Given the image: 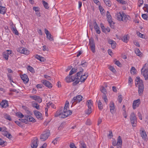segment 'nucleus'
I'll return each mask as SVG.
<instances>
[{"label":"nucleus","instance_id":"14","mask_svg":"<svg viewBox=\"0 0 148 148\" xmlns=\"http://www.w3.org/2000/svg\"><path fill=\"white\" fill-rule=\"evenodd\" d=\"M140 100L139 99L134 100L133 103V108L134 109H135L138 107L140 104Z\"/></svg>","mask_w":148,"mask_h":148},{"label":"nucleus","instance_id":"53","mask_svg":"<svg viewBox=\"0 0 148 148\" xmlns=\"http://www.w3.org/2000/svg\"><path fill=\"white\" fill-rule=\"evenodd\" d=\"M36 101L40 103L42 101V99L39 97L38 96L37 99H36Z\"/></svg>","mask_w":148,"mask_h":148},{"label":"nucleus","instance_id":"31","mask_svg":"<svg viewBox=\"0 0 148 148\" xmlns=\"http://www.w3.org/2000/svg\"><path fill=\"white\" fill-rule=\"evenodd\" d=\"M42 3L44 7L46 9H48L49 8L48 4L44 0L42 1Z\"/></svg>","mask_w":148,"mask_h":148},{"label":"nucleus","instance_id":"58","mask_svg":"<svg viewBox=\"0 0 148 148\" xmlns=\"http://www.w3.org/2000/svg\"><path fill=\"white\" fill-rule=\"evenodd\" d=\"M69 147L70 148H77L73 143H71Z\"/></svg>","mask_w":148,"mask_h":148},{"label":"nucleus","instance_id":"6","mask_svg":"<svg viewBox=\"0 0 148 148\" xmlns=\"http://www.w3.org/2000/svg\"><path fill=\"white\" fill-rule=\"evenodd\" d=\"M130 119L131 123L133 127H136L137 123V118L135 114L132 112L130 115Z\"/></svg>","mask_w":148,"mask_h":148},{"label":"nucleus","instance_id":"15","mask_svg":"<svg viewBox=\"0 0 148 148\" xmlns=\"http://www.w3.org/2000/svg\"><path fill=\"white\" fill-rule=\"evenodd\" d=\"M93 25L94 26L96 32L98 34H100L101 32L100 28L96 21H94L93 23Z\"/></svg>","mask_w":148,"mask_h":148},{"label":"nucleus","instance_id":"43","mask_svg":"<svg viewBox=\"0 0 148 148\" xmlns=\"http://www.w3.org/2000/svg\"><path fill=\"white\" fill-rule=\"evenodd\" d=\"M6 143L5 142L0 138V145L4 147Z\"/></svg>","mask_w":148,"mask_h":148},{"label":"nucleus","instance_id":"50","mask_svg":"<svg viewBox=\"0 0 148 148\" xmlns=\"http://www.w3.org/2000/svg\"><path fill=\"white\" fill-rule=\"evenodd\" d=\"M33 106L38 110H39L40 109L39 106L37 103H35L33 105Z\"/></svg>","mask_w":148,"mask_h":148},{"label":"nucleus","instance_id":"47","mask_svg":"<svg viewBox=\"0 0 148 148\" xmlns=\"http://www.w3.org/2000/svg\"><path fill=\"white\" fill-rule=\"evenodd\" d=\"M109 69L113 73H115L116 72V71L114 68L112 66H110L109 67Z\"/></svg>","mask_w":148,"mask_h":148},{"label":"nucleus","instance_id":"56","mask_svg":"<svg viewBox=\"0 0 148 148\" xmlns=\"http://www.w3.org/2000/svg\"><path fill=\"white\" fill-rule=\"evenodd\" d=\"M109 134L108 135V136L109 138H111L113 137V134L112 132L111 131H109Z\"/></svg>","mask_w":148,"mask_h":148},{"label":"nucleus","instance_id":"8","mask_svg":"<svg viewBox=\"0 0 148 148\" xmlns=\"http://www.w3.org/2000/svg\"><path fill=\"white\" fill-rule=\"evenodd\" d=\"M0 131L2 132V134L3 135L10 139L12 138V136L6 131V129L5 127H0Z\"/></svg>","mask_w":148,"mask_h":148},{"label":"nucleus","instance_id":"48","mask_svg":"<svg viewBox=\"0 0 148 148\" xmlns=\"http://www.w3.org/2000/svg\"><path fill=\"white\" fill-rule=\"evenodd\" d=\"M81 65L82 66L85 67L87 65V63L84 60H83L82 61Z\"/></svg>","mask_w":148,"mask_h":148},{"label":"nucleus","instance_id":"30","mask_svg":"<svg viewBox=\"0 0 148 148\" xmlns=\"http://www.w3.org/2000/svg\"><path fill=\"white\" fill-rule=\"evenodd\" d=\"M7 77L8 79H9L10 82L11 83V85H13V84L11 83V82H12L14 83V82L13 80V79L12 78L11 75L9 73H8L7 74Z\"/></svg>","mask_w":148,"mask_h":148},{"label":"nucleus","instance_id":"9","mask_svg":"<svg viewBox=\"0 0 148 148\" xmlns=\"http://www.w3.org/2000/svg\"><path fill=\"white\" fill-rule=\"evenodd\" d=\"M82 96L80 95L74 97L71 101L72 105H75L77 103L80 102L82 100Z\"/></svg>","mask_w":148,"mask_h":148},{"label":"nucleus","instance_id":"2","mask_svg":"<svg viewBox=\"0 0 148 148\" xmlns=\"http://www.w3.org/2000/svg\"><path fill=\"white\" fill-rule=\"evenodd\" d=\"M83 70L81 69L79 72H78L76 74V80L75 82L73 83V86H75L78 84L80 81L81 82H84L85 80L87 78L88 75L87 73H86L83 75H82V73L83 72Z\"/></svg>","mask_w":148,"mask_h":148},{"label":"nucleus","instance_id":"27","mask_svg":"<svg viewBox=\"0 0 148 148\" xmlns=\"http://www.w3.org/2000/svg\"><path fill=\"white\" fill-rule=\"evenodd\" d=\"M93 101L91 100H88L86 102L88 108H91L93 106Z\"/></svg>","mask_w":148,"mask_h":148},{"label":"nucleus","instance_id":"52","mask_svg":"<svg viewBox=\"0 0 148 148\" xmlns=\"http://www.w3.org/2000/svg\"><path fill=\"white\" fill-rule=\"evenodd\" d=\"M143 0H138V6L139 7H140L143 4Z\"/></svg>","mask_w":148,"mask_h":148},{"label":"nucleus","instance_id":"45","mask_svg":"<svg viewBox=\"0 0 148 148\" xmlns=\"http://www.w3.org/2000/svg\"><path fill=\"white\" fill-rule=\"evenodd\" d=\"M135 53L138 56H140L141 54V53L140 52V50L138 49H136L135 51Z\"/></svg>","mask_w":148,"mask_h":148},{"label":"nucleus","instance_id":"44","mask_svg":"<svg viewBox=\"0 0 148 148\" xmlns=\"http://www.w3.org/2000/svg\"><path fill=\"white\" fill-rule=\"evenodd\" d=\"M101 91L103 94V95L105 94V92H106V89L103 86H102L100 88Z\"/></svg>","mask_w":148,"mask_h":148},{"label":"nucleus","instance_id":"25","mask_svg":"<svg viewBox=\"0 0 148 148\" xmlns=\"http://www.w3.org/2000/svg\"><path fill=\"white\" fill-rule=\"evenodd\" d=\"M11 30L14 33L15 35L18 36L19 33L18 31L17 30L16 27L15 26L12 25L11 27Z\"/></svg>","mask_w":148,"mask_h":148},{"label":"nucleus","instance_id":"4","mask_svg":"<svg viewBox=\"0 0 148 148\" xmlns=\"http://www.w3.org/2000/svg\"><path fill=\"white\" fill-rule=\"evenodd\" d=\"M117 19L120 21H122L124 22H126L128 20H130V17L129 16L126 15L123 12H119L116 14Z\"/></svg>","mask_w":148,"mask_h":148},{"label":"nucleus","instance_id":"22","mask_svg":"<svg viewBox=\"0 0 148 148\" xmlns=\"http://www.w3.org/2000/svg\"><path fill=\"white\" fill-rule=\"evenodd\" d=\"M107 18L108 19V22L110 25L111 24L112 22V18L109 12L108 11L107 12L106 14Z\"/></svg>","mask_w":148,"mask_h":148},{"label":"nucleus","instance_id":"46","mask_svg":"<svg viewBox=\"0 0 148 148\" xmlns=\"http://www.w3.org/2000/svg\"><path fill=\"white\" fill-rule=\"evenodd\" d=\"M102 98L103 99L105 103L107 104L108 102V100L107 99V96L106 94H104L103 95Z\"/></svg>","mask_w":148,"mask_h":148},{"label":"nucleus","instance_id":"33","mask_svg":"<svg viewBox=\"0 0 148 148\" xmlns=\"http://www.w3.org/2000/svg\"><path fill=\"white\" fill-rule=\"evenodd\" d=\"M141 137L144 139H146L147 135L145 132V131H142L140 133Z\"/></svg>","mask_w":148,"mask_h":148},{"label":"nucleus","instance_id":"24","mask_svg":"<svg viewBox=\"0 0 148 148\" xmlns=\"http://www.w3.org/2000/svg\"><path fill=\"white\" fill-rule=\"evenodd\" d=\"M0 105L2 108H5L8 106V101L6 100H2L0 103Z\"/></svg>","mask_w":148,"mask_h":148},{"label":"nucleus","instance_id":"57","mask_svg":"<svg viewBox=\"0 0 148 148\" xmlns=\"http://www.w3.org/2000/svg\"><path fill=\"white\" fill-rule=\"evenodd\" d=\"M101 28L102 31L104 32H106V28L103 25L101 24Z\"/></svg>","mask_w":148,"mask_h":148},{"label":"nucleus","instance_id":"28","mask_svg":"<svg viewBox=\"0 0 148 148\" xmlns=\"http://www.w3.org/2000/svg\"><path fill=\"white\" fill-rule=\"evenodd\" d=\"M97 105L99 109L100 110H101L103 109V105L100 100H99L97 102Z\"/></svg>","mask_w":148,"mask_h":148},{"label":"nucleus","instance_id":"41","mask_svg":"<svg viewBox=\"0 0 148 148\" xmlns=\"http://www.w3.org/2000/svg\"><path fill=\"white\" fill-rule=\"evenodd\" d=\"M128 84L130 86H132L133 83L132 79L130 76H129L128 78Z\"/></svg>","mask_w":148,"mask_h":148},{"label":"nucleus","instance_id":"37","mask_svg":"<svg viewBox=\"0 0 148 148\" xmlns=\"http://www.w3.org/2000/svg\"><path fill=\"white\" fill-rule=\"evenodd\" d=\"M104 2L106 5L110 7L111 5V3L110 0H103Z\"/></svg>","mask_w":148,"mask_h":148},{"label":"nucleus","instance_id":"5","mask_svg":"<svg viewBox=\"0 0 148 148\" xmlns=\"http://www.w3.org/2000/svg\"><path fill=\"white\" fill-rule=\"evenodd\" d=\"M147 66H148V64H145L141 70V74L144 76L145 80L148 79V68Z\"/></svg>","mask_w":148,"mask_h":148},{"label":"nucleus","instance_id":"60","mask_svg":"<svg viewBox=\"0 0 148 148\" xmlns=\"http://www.w3.org/2000/svg\"><path fill=\"white\" fill-rule=\"evenodd\" d=\"M20 121L23 123H27V122L26 119H19Z\"/></svg>","mask_w":148,"mask_h":148},{"label":"nucleus","instance_id":"55","mask_svg":"<svg viewBox=\"0 0 148 148\" xmlns=\"http://www.w3.org/2000/svg\"><path fill=\"white\" fill-rule=\"evenodd\" d=\"M5 119H7L10 121H11L12 120L10 116L7 114L5 115Z\"/></svg>","mask_w":148,"mask_h":148},{"label":"nucleus","instance_id":"54","mask_svg":"<svg viewBox=\"0 0 148 148\" xmlns=\"http://www.w3.org/2000/svg\"><path fill=\"white\" fill-rule=\"evenodd\" d=\"M118 100L119 101V102L121 103L122 101V96L121 95H119L118 96Z\"/></svg>","mask_w":148,"mask_h":148},{"label":"nucleus","instance_id":"13","mask_svg":"<svg viewBox=\"0 0 148 148\" xmlns=\"http://www.w3.org/2000/svg\"><path fill=\"white\" fill-rule=\"evenodd\" d=\"M71 75L67 76L65 79L66 81L68 83L70 82L73 81L75 82L76 80V75L74 76H70Z\"/></svg>","mask_w":148,"mask_h":148},{"label":"nucleus","instance_id":"38","mask_svg":"<svg viewBox=\"0 0 148 148\" xmlns=\"http://www.w3.org/2000/svg\"><path fill=\"white\" fill-rule=\"evenodd\" d=\"M2 54L3 58H5L6 60H8L9 56L8 55L7 53H6V52H5V51L3 52Z\"/></svg>","mask_w":148,"mask_h":148},{"label":"nucleus","instance_id":"16","mask_svg":"<svg viewBox=\"0 0 148 148\" xmlns=\"http://www.w3.org/2000/svg\"><path fill=\"white\" fill-rule=\"evenodd\" d=\"M45 31L47 36V38L51 41L53 40V39L49 31L47 29H45Z\"/></svg>","mask_w":148,"mask_h":148},{"label":"nucleus","instance_id":"32","mask_svg":"<svg viewBox=\"0 0 148 148\" xmlns=\"http://www.w3.org/2000/svg\"><path fill=\"white\" fill-rule=\"evenodd\" d=\"M77 71V69L76 68H72L69 73V75H71Z\"/></svg>","mask_w":148,"mask_h":148},{"label":"nucleus","instance_id":"61","mask_svg":"<svg viewBox=\"0 0 148 148\" xmlns=\"http://www.w3.org/2000/svg\"><path fill=\"white\" fill-rule=\"evenodd\" d=\"M58 138H56L53 140L52 141V143H53L54 145L56 144L57 143L58 140Z\"/></svg>","mask_w":148,"mask_h":148},{"label":"nucleus","instance_id":"59","mask_svg":"<svg viewBox=\"0 0 148 148\" xmlns=\"http://www.w3.org/2000/svg\"><path fill=\"white\" fill-rule=\"evenodd\" d=\"M38 96L36 95H30L29 96L30 98L33 99L34 100H36V99L37 97Z\"/></svg>","mask_w":148,"mask_h":148},{"label":"nucleus","instance_id":"51","mask_svg":"<svg viewBox=\"0 0 148 148\" xmlns=\"http://www.w3.org/2000/svg\"><path fill=\"white\" fill-rule=\"evenodd\" d=\"M92 112V108H88L86 113L87 114H90Z\"/></svg>","mask_w":148,"mask_h":148},{"label":"nucleus","instance_id":"23","mask_svg":"<svg viewBox=\"0 0 148 148\" xmlns=\"http://www.w3.org/2000/svg\"><path fill=\"white\" fill-rule=\"evenodd\" d=\"M110 112L113 114L115 112V108L114 106V104L113 102H111L110 104Z\"/></svg>","mask_w":148,"mask_h":148},{"label":"nucleus","instance_id":"63","mask_svg":"<svg viewBox=\"0 0 148 148\" xmlns=\"http://www.w3.org/2000/svg\"><path fill=\"white\" fill-rule=\"evenodd\" d=\"M81 148H86V145L84 143H81Z\"/></svg>","mask_w":148,"mask_h":148},{"label":"nucleus","instance_id":"18","mask_svg":"<svg viewBox=\"0 0 148 148\" xmlns=\"http://www.w3.org/2000/svg\"><path fill=\"white\" fill-rule=\"evenodd\" d=\"M89 45L90 46L91 50L93 53H95V44L93 40H90L89 42Z\"/></svg>","mask_w":148,"mask_h":148},{"label":"nucleus","instance_id":"49","mask_svg":"<svg viewBox=\"0 0 148 148\" xmlns=\"http://www.w3.org/2000/svg\"><path fill=\"white\" fill-rule=\"evenodd\" d=\"M50 106L51 108H55L56 107L54 105V104L52 103H50L49 102V103H48L47 104V106Z\"/></svg>","mask_w":148,"mask_h":148},{"label":"nucleus","instance_id":"29","mask_svg":"<svg viewBox=\"0 0 148 148\" xmlns=\"http://www.w3.org/2000/svg\"><path fill=\"white\" fill-rule=\"evenodd\" d=\"M128 39L127 35H124L121 38L122 40L125 43L127 42Z\"/></svg>","mask_w":148,"mask_h":148},{"label":"nucleus","instance_id":"39","mask_svg":"<svg viewBox=\"0 0 148 148\" xmlns=\"http://www.w3.org/2000/svg\"><path fill=\"white\" fill-rule=\"evenodd\" d=\"M16 115L19 118H23L24 116V115L21 112H18L16 113Z\"/></svg>","mask_w":148,"mask_h":148},{"label":"nucleus","instance_id":"21","mask_svg":"<svg viewBox=\"0 0 148 148\" xmlns=\"http://www.w3.org/2000/svg\"><path fill=\"white\" fill-rule=\"evenodd\" d=\"M24 118L26 119L27 122L28 121L32 122H36L35 119L30 116L25 115L24 116Z\"/></svg>","mask_w":148,"mask_h":148},{"label":"nucleus","instance_id":"11","mask_svg":"<svg viewBox=\"0 0 148 148\" xmlns=\"http://www.w3.org/2000/svg\"><path fill=\"white\" fill-rule=\"evenodd\" d=\"M17 51L18 52L21 53L25 55H28L29 53V51L26 49L25 48L22 47H20L18 48L17 49Z\"/></svg>","mask_w":148,"mask_h":148},{"label":"nucleus","instance_id":"62","mask_svg":"<svg viewBox=\"0 0 148 148\" xmlns=\"http://www.w3.org/2000/svg\"><path fill=\"white\" fill-rule=\"evenodd\" d=\"M33 10L36 12L39 10V8L38 7H34Z\"/></svg>","mask_w":148,"mask_h":148},{"label":"nucleus","instance_id":"42","mask_svg":"<svg viewBox=\"0 0 148 148\" xmlns=\"http://www.w3.org/2000/svg\"><path fill=\"white\" fill-rule=\"evenodd\" d=\"M142 18L145 20H148V14H143L142 15Z\"/></svg>","mask_w":148,"mask_h":148},{"label":"nucleus","instance_id":"19","mask_svg":"<svg viewBox=\"0 0 148 148\" xmlns=\"http://www.w3.org/2000/svg\"><path fill=\"white\" fill-rule=\"evenodd\" d=\"M21 77L25 84H26L29 81V79L27 75L25 74H23L21 76Z\"/></svg>","mask_w":148,"mask_h":148},{"label":"nucleus","instance_id":"40","mask_svg":"<svg viewBox=\"0 0 148 148\" xmlns=\"http://www.w3.org/2000/svg\"><path fill=\"white\" fill-rule=\"evenodd\" d=\"M136 70L134 66H132L130 70V73L132 74L133 73V74H134L136 73Z\"/></svg>","mask_w":148,"mask_h":148},{"label":"nucleus","instance_id":"3","mask_svg":"<svg viewBox=\"0 0 148 148\" xmlns=\"http://www.w3.org/2000/svg\"><path fill=\"white\" fill-rule=\"evenodd\" d=\"M136 82L135 85L136 86L137 85L138 86V94L139 95H141L143 93L144 89V86L143 84V82L142 79H140L139 77H137L136 79Z\"/></svg>","mask_w":148,"mask_h":148},{"label":"nucleus","instance_id":"10","mask_svg":"<svg viewBox=\"0 0 148 148\" xmlns=\"http://www.w3.org/2000/svg\"><path fill=\"white\" fill-rule=\"evenodd\" d=\"M38 139L36 137H34L32 140L31 147L32 148H36L38 146Z\"/></svg>","mask_w":148,"mask_h":148},{"label":"nucleus","instance_id":"35","mask_svg":"<svg viewBox=\"0 0 148 148\" xmlns=\"http://www.w3.org/2000/svg\"><path fill=\"white\" fill-rule=\"evenodd\" d=\"M22 108L25 110L26 112L28 115H31L32 113L31 112L29 111L28 108L24 106H22Z\"/></svg>","mask_w":148,"mask_h":148},{"label":"nucleus","instance_id":"17","mask_svg":"<svg viewBox=\"0 0 148 148\" xmlns=\"http://www.w3.org/2000/svg\"><path fill=\"white\" fill-rule=\"evenodd\" d=\"M42 82L47 87L50 88H52V84L48 81L43 80L42 81Z\"/></svg>","mask_w":148,"mask_h":148},{"label":"nucleus","instance_id":"1","mask_svg":"<svg viewBox=\"0 0 148 148\" xmlns=\"http://www.w3.org/2000/svg\"><path fill=\"white\" fill-rule=\"evenodd\" d=\"M69 109V102L68 101H66L65 104L62 111L63 108L60 109V110L58 111L55 114V117L59 116L60 118H64L72 114V112L68 109Z\"/></svg>","mask_w":148,"mask_h":148},{"label":"nucleus","instance_id":"64","mask_svg":"<svg viewBox=\"0 0 148 148\" xmlns=\"http://www.w3.org/2000/svg\"><path fill=\"white\" fill-rule=\"evenodd\" d=\"M115 64L119 66H120L121 65V63L118 60L115 61Z\"/></svg>","mask_w":148,"mask_h":148},{"label":"nucleus","instance_id":"20","mask_svg":"<svg viewBox=\"0 0 148 148\" xmlns=\"http://www.w3.org/2000/svg\"><path fill=\"white\" fill-rule=\"evenodd\" d=\"M34 113L37 119L40 120L42 119V114L40 112L37 110H35Z\"/></svg>","mask_w":148,"mask_h":148},{"label":"nucleus","instance_id":"7","mask_svg":"<svg viewBox=\"0 0 148 148\" xmlns=\"http://www.w3.org/2000/svg\"><path fill=\"white\" fill-rule=\"evenodd\" d=\"M122 140L120 136H119L117 139V143L116 140H114L112 142V145L114 146H117V148H121L122 146Z\"/></svg>","mask_w":148,"mask_h":148},{"label":"nucleus","instance_id":"36","mask_svg":"<svg viewBox=\"0 0 148 148\" xmlns=\"http://www.w3.org/2000/svg\"><path fill=\"white\" fill-rule=\"evenodd\" d=\"M27 70L28 71H30L32 73H34L35 72L34 68L30 66H28L27 67Z\"/></svg>","mask_w":148,"mask_h":148},{"label":"nucleus","instance_id":"12","mask_svg":"<svg viewBox=\"0 0 148 148\" xmlns=\"http://www.w3.org/2000/svg\"><path fill=\"white\" fill-rule=\"evenodd\" d=\"M49 135V132H44L41 135L40 139L42 141H45L48 138Z\"/></svg>","mask_w":148,"mask_h":148},{"label":"nucleus","instance_id":"34","mask_svg":"<svg viewBox=\"0 0 148 148\" xmlns=\"http://www.w3.org/2000/svg\"><path fill=\"white\" fill-rule=\"evenodd\" d=\"M5 7L0 6V13L2 14H4L5 12Z\"/></svg>","mask_w":148,"mask_h":148},{"label":"nucleus","instance_id":"26","mask_svg":"<svg viewBox=\"0 0 148 148\" xmlns=\"http://www.w3.org/2000/svg\"><path fill=\"white\" fill-rule=\"evenodd\" d=\"M108 43L111 45L113 49H114L116 47V42H115L112 40H109L108 41Z\"/></svg>","mask_w":148,"mask_h":148}]
</instances>
